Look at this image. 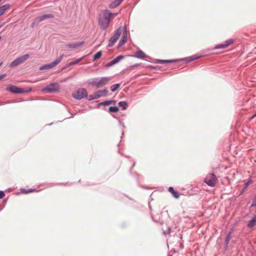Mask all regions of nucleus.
Masks as SVG:
<instances>
[{
  "mask_svg": "<svg viewBox=\"0 0 256 256\" xmlns=\"http://www.w3.org/2000/svg\"><path fill=\"white\" fill-rule=\"evenodd\" d=\"M138 66V64H136L135 66Z\"/></svg>",
  "mask_w": 256,
  "mask_h": 256,
  "instance_id": "58836bf2",
  "label": "nucleus"
},
{
  "mask_svg": "<svg viewBox=\"0 0 256 256\" xmlns=\"http://www.w3.org/2000/svg\"><path fill=\"white\" fill-rule=\"evenodd\" d=\"M6 90L14 94H22L26 92L23 88L14 85L6 87Z\"/></svg>",
  "mask_w": 256,
  "mask_h": 256,
  "instance_id": "6e6552de",
  "label": "nucleus"
},
{
  "mask_svg": "<svg viewBox=\"0 0 256 256\" xmlns=\"http://www.w3.org/2000/svg\"><path fill=\"white\" fill-rule=\"evenodd\" d=\"M111 63L112 64V65H114V64H116V62H115V61H114V60H112L111 61Z\"/></svg>",
  "mask_w": 256,
  "mask_h": 256,
  "instance_id": "c9c22d12",
  "label": "nucleus"
},
{
  "mask_svg": "<svg viewBox=\"0 0 256 256\" xmlns=\"http://www.w3.org/2000/svg\"><path fill=\"white\" fill-rule=\"evenodd\" d=\"M64 57L63 55L60 56L58 58H57L54 62L48 64H45L44 66H42L40 68V70H44L45 69H50L54 66H56L57 64H58L62 60V58Z\"/></svg>",
  "mask_w": 256,
  "mask_h": 256,
  "instance_id": "20e7f679",
  "label": "nucleus"
},
{
  "mask_svg": "<svg viewBox=\"0 0 256 256\" xmlns=\"http://www.w3.org/2000/svg\"><path fill=\"white\" fill-rule=\"evenodd\" d=\"M53 17V15L52 14H46L37 18L36 20V21L37 22H40L46 18H52Z\"/></svg>",
  "mask_w": 256,
  "mask_h": 256,
  "instance_id": "4468645a",
  "label": "nucleus"
},
{
  "mask_svg": "<svg viewBox=\"0 0 256 256\" xmlns=\"http://www.w3.org/2000/svg\"><path fill=\"white\" fill-rule=\"evenodd\" d=\"M108 110L110 112H118L119 108L117 106H110Z\"/></svg>",
  "mask_w": 256,
  "mask_h": 256,
  "instance_id": "5701e85b",
  "label": "nucleus"
},
{
  "mask_svg": "<svg viewBox=\"0 0 256 256\" xmlns=\"http://www.w3.org/2000/svg\"><path fill=\"white\" fill-rule=\"evenodd\" d=\"M168 191L172 194L174 198H179L180 194H178V192L174 191V190L172 187H170L168 188Z\"/></svg>",
  "mask_w": 256,
  "mask_h": 256,
  "instance_id": "aec40b11",
  "label": "nucleus"
},
{
  "mask_svg": "<svg viewBox=\"0 0 256 256\" xmlns=\"http://www.w3.org/2000/svg\"><path fill=\"white\" fill-rule=\"evenodd\" d=\"M113 15H114V16H116V15H117V13H112Z\"/></svg>",
  "mask_w": 256,
  "mask_h": 256,
  "instance_id": "e433bc0d",
  "label": "nucleus"
},
{
  "mask_svg": "<svg viewBox=\"0 0 256 256\" xmlns=\"http://www.w3.org/2000/svg\"><path fill=\"white\" fill-rule=\"evenodd\" d=\"M108 92V91L106 89L100 90L97 92H96L94 94L93 96H90V100L96 99L102 96H106Z\"/></svg>",
  "mask_w": 256,
  "mask_h": 256,
  "instance_id": "9d476101",
  "label": "nucleus"
},
{
  "mask_svg": "<svg viewBox=\"0 0 256 256\" xmlns=\"http://www.w3.org/2000/svg\"><path fill=\"white\" fill-rule=\"evenodd\" d=\"M110 80V78L108 77L94 78L90 80V84L92 86H96V88H98L106 84Z\"/></svg>",
  "mask_w": 256,
  "mask_h": 256,
  "instance_id": "f257e3e1",
  "label": "nucleus"
},
{
  "mask_svg": "<svg viewBox=\"0 0 256 256\" xmlns=\"http://www.w3.org/2000/svg\"><path fill=\"white\" fill-rule=\"evenodd\" d=\"M103 16L109 19L110 20V18L114 17L112 13L110 12V10H105L103 12Z\"/></svg>",
  "mask_w": 256,
  "mask_h": 256,
  "instance_id": "f3484780",
  "label": "nucleus"
},
{
  "mask_svg": "<svg viewBox=\"0 0 256 256\" xmlns=\"http://www.w3.org/2000/svg\"><path fill=\"white\" fill-rule=\"evenodd\" d=\"M127 41V33L126 32L122 34V38L119 42L120 46L123 45Z\"/></svg>",
  "mask_w": 256,
  "mask_h": 256,
  "instance_id": "dca6fc26",
  "label": "nucleus"
},
{
  "mask_svg": "<svg viewBox=\"0 0 256 256\" xmlns=\"http://www.w3.org/2000/svg\"><path fill=\"white\" fill-rule=\"evenodd\" d=\"M122 33L121 28H118L114 32V35L110 39L108 46H112L116 42Z\"/></svg>",
  "mask_w": 256,
  "mask_h": 256,
  "instance_id": "423d86ee",
  "label": "nucleus"
},
{
  "mask_svg": "<svg viewBox=\"0 0 256 256\" xmlns=\"http://www.w3.org/2000/svg\"><path fill=\"white\" fill-rule=\"evenodd\" d=\"M74 98L80 100L87 96V92L85 88H79L72 94Z\"/></svg>",
  "mask_w": 256,
  "mask_h": 256,
  "instance_id": "39448f33",
  "label": "nucleus"
},
{
  "mask_svg": "<svg viewBox=\"0 0 256 256\" xmlns=\"http://www.w3.org/2000/svg\"><path fill=\"white\" fill-rule=\"evenodd\" d=\"M110 20L104 16L99 19V24L103 30H106L110 24Z\"/></svg>",
  "mask_w": 256,
  "mask_h": 256,
  "instance_id": "1a4fd4ad",
  "label": "nucleus"
},
{
  "mask_svg": "<svg viewBox=\"0 0 256 256\" xmlns=\"http://www.w3.org/2000/svg\"><path fill=\"white\" fill-rule=\"evenodd\" d=\"M200 58V56H192L190 58V59L189 61L194 60L199 58Z\"/></svg>",
  "mask_w": 256,
  "mask_h": 256,
  "instance_id": "c756f323",
  "label": "nucleus"
},
{
  "mask_svg": "<svg viewBox=\"0 0 256 256\" xmlns=\"http://www.w3.org/2000/svg\"><path fill=\"white\" fill-rule=\"evenodd\" d=\"M112 66V64L111 63V61H110V62H108V64H106V67H110V66Z\"/></svg>",
  "mask_w": 256,
  "mask_h": 256,
  "instance_id": "f704fd0d",
  "label": "nucleus"
},
{
  "mask_svg": "<svg viewBox=\"0 0 256 256\" xmlns=\"http://www.w3.org/2000/svg\"><path fill=\"white\" fill-rule=\"evenodd\" d=\"M113 102L112 100H106L103 102L102 104L104 106H108L110 104Z\"/></svg>",
  "mask_w": 256,
  "mask_h": 256,
  "instance_id": "c85d7f7f",
  "label": "nucleus"
},
{
  "mask_svg": "<svg viewBox=\"0 0 256 256\" xmlns=\"http://www.w3.org/2000/svg\"><path fill=\"white\" fill-rule=\"evenodd\" d=\"M256 224V215L254 216L252 220L249 222L248 224V226L249 228H253Z\"/></svg>",
  "mask_w": 256,
  "mask_h": 256,
  "instance_id": "6ab92c4d",
  "label": "nucleus"
},
{
  "mask_svg": "<svg viewBox=\"0 0 256 256\" xmlns=\"http://www.w3.org/2000/svg\"><path fill=\"white\" fill-rule=\"evenodd\" d=\"M2 62H0V66L2 65Z\"/></svg>",
  "mask_w": 256,
  "mask_h": 256,
  "instance_id": "4c0bfd02",
  "label": "nucleus"
},
{
  "mask_svg": "<svg viewBox=\"0 0 256 256\" xmlns=\"http://www.w3.org/2000/svg\"><path fill=\"white\" fill-rule=\"evenodd\" d=\"M102 52L101 51L98 52L94 54L93 56L94 60H95L102 56Z\"/></svg>",
  "mask_w": 256,
  "mask_h": 256,
  "instance_id": "4be33fe9",
  "label": "nucleus"
},
{
  "mask_svg": "<svg viewBox=\"0 0 256 256\" xmlns=\"http://www.w3.org/2000/svg\"><path fill=\"white\" fill-rule=\"evenodd\" d=\"M10 5L6 4L0 7V16L2 15L4 12L8 9H9Z\"/></svg>",
  "mask_w": 256,
  "mask_h": 256,
  "instance_id": "a211bd4d",
  "label": "nucleus"
},
{
  "mask_svg": "<svg viewBox=\"0 0 256 256\" xmlns=\"http://www.w3.org/2000/svg\"><path fill=\"white\" fill-rule=\"evenodd\" d=\"M176 60H158V62L159 64H164V63H171L176 62Z\"/></svg>",
  "mask_w": 256,
  "mask_h": 256,
  "instance_id": "412c9836",
  "label": "nucleus"
},
{
  "mask_svg": "<svg viewBox=\"0 0 256 256\" xmlns=\"http://www.w3.org/2000/svg\"><path fill=\"white\" fill-rule=\"evenodd\" d=\"M120 84H119L112 85L110 86V90L112 92H114L120 87Z\"/></svg>",
  "mask_w": 256,
  "mask_h": 256,
  "instance_id": "a878e982",
  "label": "nucleus"
},
{
  "mask_svg": "<svg viewBox=\"0 0 256 256\" xmlns=\"http://www.w3.org/2000/svg\"><path fill=\"white\" fill-rule=\"evenodd\" d=\"M230 234H229L226 236V244H227L228 243L229 240H230Z\"/></svg>",
  "mask_w": 256,
  "mask_h": 256,
  "instance_id": "7c9ffc66",
  "label": "nucleus"
},
{
  "mask_svg": "<svg viewBox=\"0 0 256 256\" xmlns=\"http://www.w3.org/2000/svg\"><path fill=\"white\" fill-rule=\"evenodd\" d=\"M6 76V74H3L0 76V80L4 78Z\"/></svg>",
  "mask_w": 256,
  "mask_h": 256,
  "instance_id": "72a5a7b5",
  "label": "nucleus"
},
{
  "mask_svg": "<svg viewBox=\"0 0 256 256\" xmlns=\"http://www.w3.org/2000/svg\"><path fill=\"white\" fill-rule=\"evenodd\" d=\"M5 196V194L4 192L0 191V199L2 198Z\"/></svg>",
  "mask_w": 256,
  "mask_h": 256,
  "instance_id": "473e14b6",
  "label": "nucleus"
},
{
  "mask_svg": "<svg viewBox=\"0 0 256 256\" xmlns=\"http://www.w3.org/2000/svg\"><path fill=\"white\" fill-rule=\"evenodd\" d=\"M84 43L83 42H81L76 43L66 44L62 45V48L64 50L69 49H76L82 45Z\"/></svg>",
  "mask_w": 256,
  "mask_h": 256,
  "instance_id": "0eeeda50",
  "label": "nucleus"
},
{
  "mask_svg": "<svg viewBox=\"0 0 256 256\" xmlns=\"http://www.w3.org/2000/svg\"><path fill=\"white\" fill-rule=\"evenodd\" d=\"M134 56L138 58H144L148 57L146 54L141 50L136 51Z\"/></svg>",
  "mask_w": 256,
  "mask_h": 256,
  "instance_id": "ddd939ff",
  "label": "nucleus"
},
{
  "mask_svg": "<svg viewBox=\"0 0 256 256\" xmlns=\"http://www.w3.org/2000/svg\"><path fill=\"white\" fill-rule=\"evenodd\" d=\"M124 0H114L111 4L109 6L110 8H114L118 6Z\"/></svg>",
  "mask_w": 256,
  "mask_h": 256,
  "instance_id": "2eb2a0df",
  "label": "nucleus"
},
{
  "mask_svg": "<svg viewBox=\"0 0 256 256\" xmlns=\"http://www.w3.org/2000/svg\"><path fill=\"white\" fill-rule=\"evenodd\" d=\"M217 178L215 174H208L204 182L210 186L213 187L215 186Z\"/></svg>",
  "mask_w": 256,
  "mask_h": 256,
  "instance_id": "f03ea898",
  "label": "nucleus"
},
{
  "mask_svg": "<svg viewBox=\"0 0 256 256\" xmlns=\"http://www.w3.org/2000/svg\"><path fill=\"white\" fill-rule=\"evenodd\" d=\"M22 191L23 194H28L29 192H37V190L36 189H32V188L29 189L28 190H26L24 189V190H22Z\"/></svg>",
  "mask_w": 256,
  "mask_h": 256,
  "instance_id": "bb28decb",
  "label": "nucleus"
},
{
  "mask_svg": "<svg viewBox=\"0 0 256 256\" xmlns=\"http://www.w3.org/2000/svg\"><path fill=\"white\" fill-rule=\"evenodd\" d=\"M118 106L120 107H122L123 110H126L128 105L126 102H118Z\"/></svg>",
  "mask_w": 256,
  "mask_h": 256,
  "instance_id": "b1692460",
  "label": "nucleus"
},
{
  "mask_svg": "<svg viewBox=\"0 0 256 256\" xmlns=\"http://www.w3.org/2000/svg\"><path fill=\"white\" fill-rule=\"evenodd\" d=\"M59 88V85L57 83L51 84L50 85L47 86L44 90L47 92H52L58 90Z\"/></svg>",
  "mask_w": 256,
  "mask_h": 256,
  "instance_id": "9b49d317",
  "label": "nucleus"
},
{
  "mask_svg": "<svg viewBox=\"0 0 256 256\" xmlns=\"http://www.w3.org/2000/svg\"><path fill=\"white\" fill-rule=\"evenodd\" d=\"M30 57V56L28 54H26L24 55H23L15 60H14L12 62H11L10 64V67H15L17 66H18L19 64L24 62L26 60H28Z\"/></svg>",
  "mask_w": 256,
  "mask_h": 256,
  "instance_id": "7ed1b4c3",
  "label": "nucleus"
},
{
  "mask_svg": "<svg viewBox=\"0 0 256 256\" xmlns=\"http://www.w3.org/2000/svg\"><path fill=\"white\" fill-rule=\"evenodd\" d=\"M234 40L232 39H229L227 40L224 44H220L216 45L215 47V49H220V48H225L227 47H228L230 45L233 44Z\"/></svg>",
  "mask_w": 256,
  "mask_h": 256,
  "instance_id": "f8f14e48",
  "label": "nucleus"
},
{
  "mask_svg": "<svg viewBox=\"0 0 256 256\" xmlns=\"http://www.w3.org/2000/svg\"><path fill=\"white\" fill-rule=\"evenodd\" d=\"M252 182L251 180H249L244 184V189H246L249 184Z\"/></svg>",
  "mask_w": 256,
  "mask_h": 256,
  "instance_id": "2f4dec72",
  "label": "nucleus"
},
{
  "mask_svg": "<svg viewBox=\"0 0 256 256\" xmlns=\"http://www.w3.org/2000/svg\"><path fill=\"white\" fill-rule=\"evenodd\" d=\"M124 58V56L120 55L117 57H116L114 59L116 62V63H118L120 60H122Z\"/></svg>",
  "mask_w": 256,
  "mask_h": 256,
  "instance_id": "cd10ccee",
  "label": "nucleus"
},
{
  "mask_svg": "<svg viewBox=\"0 0 256 256\" xmlns=\"http://www.w3.org/2000/svg\"><path fill=\"white\" fill-rule=\"evenodd\" d=\"M82 60V58H78L74 61L68 64V66H71L74 64H76L80 62Z\"/></svg>",
  "mask_w": 256,
  "mask_h": 256,
  "instance_id": "393cba45",
  "label": "nucleus"
}]
</instances>
